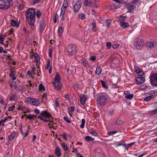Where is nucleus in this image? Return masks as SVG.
<instances>
[{"label":"nucleus","instance_id":"obj_1","mask_svg":"<svg viewBox=\"0 0 157 157\" xmlns=\"http://www.w3.org/2000/svg\"><path fill=\"white\" fill-rule=\"evenodd\" d=\"M26 19L28 23V25L32 30L35 29L34 23L35 21V13L34 9L29 8L25 14Z\"/></svg>","mask_w":157,"mask_h":157},{"label":"nucleus","instance_id":"obj_2","mask_svg":"<svg viewBox=\"0 0 157 157\" xmlns=\"http://www.w3.org/2000/svg\"><path fill=\"white\" fill-rule=\"evenodd\" d=\"M108 99V96L105 93L101 94L97 96V101L99 106H104Z\"/></svg>","mask_w":157,"mask_h":157},{"label":"nucleus","instance_id":"obj_3","mask_svg":"<svg viewBox=\"0 0 157 157\" xmlns=\"http://www.w3.org/2000/svg\"><path fill=\"white\" fill-rule=\"evenodd\" d=\"M52 117L51 114L46 111H43L39 114L38 118L45 122H48Z\"/></svg>","mask_w":157,"mask_h":157},{"label":"nucleus","instance_id":"obj_4","mask_svg":"<svg viewBox=\"0 0 157 157\" xmlns=\"http://www.w3.org/2000/svg\"><path fill=\"white\" fill-rule=\"evenodd\" d=\"M1 9H7L12 5V0H1Z\"/></svg>","mask_w":157,"mask_h":157},{"label":"nucleus","instance_id":"obj_5","mask_svg":"<svg viewBox=\"0 0 157 157\" xmlns=\"http://www.w3.org/2000/svg\"><path fill=\"white\" fill-rule=\"evenodd\" d=\"M77 52L76 46L74 44H69L67 47V52L69 56H72Z\"/></svg>","mask_w":157,"mask_h":157},{"label":"nucleus","instance_id":"obj_6","mask_svg":"<svg viewBox=\"0 0 157 157\" xmlns=\"http://www.w3.org/2000/svg\"><path fill=\"white\" fill-rule=\"evenodd\" d=\"M150 82L152 85L157 86V73H154L150 76Z\"/></svg>","mask_w":157,"mask_h":157},{"label":"nucleus","instance_id":"obj_7","mask_svg":"<svg viewBox=\"0 0 157 157\" xmlns=\"http://www.w3.org/2000/svg\"><path fill=\"white\" fill-rule=\"evenodd\" d=\"M136 1H134L126 5V8L128 12H132L136 8Z\"/></svg>","mask_w":157,"mask_h":157},{"label":"nucleus","instance_id":"obj_8","mask_svg":"<svg viewBox=\"0 0 157 157\" xmlns=\"http://www.w3.org/2000/svg\"><path fill=\"white\" fill-rule=\"evenodd\" d=\"M134 42L136 48L138 49H141L144 45L143 40L138 38L136 39Z\"/></svg>","mask_w":157,"mask_h":157},{"label":"nucleus","instance_id":"obj_9","mask_svg":"<svg viewBox=\"0 0 157 157\" xmlns=\"http://www.w3.org/2000/svg\"><path fill=\"white\" fill-rule=\"evenodd\" d=\"M52 84H53L55 89L58 90H60L62 87V84L60 82H52Z\"/></svg>","mask_w":157,"mask_h":157},{"label":"nucleus","instance_id":"obj_10","mask_svg":"<svg viewBox=\"0 0 157 157\" xmlns=\"http://www.w3.org/2000/svg\"><path fill=\"white\" fill-rule=\"evenodd\" d=\"M145 80L144 77L140 76L136 78V82L138 84H141L143 83L144 82Z\"/></svg>","mask_w":157,"mask_h":157},{"label":"nucleus","instance_id":"obj_11","mask_svg":"<svg viewBox=\"0 0 157 157\" xmlns=\"http://www.w3.org/2000/svg\"><path fill=\"white\" fill-rule=\"evenodd\" d=\"M61 151L60 148L58 146H56L55 150V153L56 155L57 156V157H59L61 156Z\"/></svg>","mask_w":157,"mask_h":157},{"label":"nucleus","instance_id":"obj_12","mask_svg":"<svg viewBox=\"0 0 157 157\" xmlns=\"http://www.w3.org/2000/svg\"><path fill=\"white\" fill-rule=\"evenodd\" d=\"M45 26V21L44 20H41L40 22V33H41L43 31V29L44 28Z\"/></svg>","mask_w":157,"mask_h":157},{"label":"nucleus","instance_id":"obj_13","mask_svg":"<svg viewBox=\"0 0 157 157\" xmlns=\"http://www.w3.org/2000/svg\"><path fill=\"white\" fill-rule=\"evenodd\" d=\"M87 98L84 95H82L80 97V103L83 105H84L86 100Z\"/></svg>","mask_w":157,"mask_h":157},{"label":"nucleus","instance_id":"obj_14","mask_svg":"<svg viewBox=\"0 0 157 157\" xmlns=\"http://www.w3.org/2000/svg\"><path fill=\"white\" fill-rule=\"evenodd\" d=\"M120 25L124 28H127L128 27L129 25L128 22H124V21H121L119 23Z\"/></svg>","mask_w":157,"mask_h":157},{"label":"nucleus","instance_id":"obj_15","mask_svg":"<svg viewBox=\"0 0 157 157\" xmlns=\"http://www.w3.org/2000/svg\"><path fill=\"white\" fill-rule=\"evenodd\" d=\"M10 26H11L12 27L16 26L17 27L19 26V25L17 24V22L14 20H11L10 21Z\"/></svg>","mask_w":157,"mask_h":157},{"label":"nucleus","instance_id":"obj_16","mask_svg":"<svg viewBox=\"0 0 157 157\" xmlns=\"http://www.w3.org/2000/svg\"><path fill=\"white\" fill-rule=\"evenodd\" d=\"M36 117V116L35 115H27L26 118L30 120H34Z\"/></svg>","mask_w":157,"mask_h":157},{"label":"nucleus","instance_id":"obj_17","mask_svg":"<svg viewBox=\"0 0 157 157\" xmlns=\"http://www.w3.org/2000/svg\"><path fill=\"white\" fill-rule=\"evenodd\" d=\"M89 0H84L83 2V5L85 6H91L92 5V3H91V2H88Z\"/></svg>","mask_w":157,"mask_h":157},{"label":"nucleus","instance_id":"obj_18","mask_svg":"<svg viewBox=\"0 0 157 157\" xmlns=\"http://www.w3.org/2000/svg\"><path fill=\"white\" fill-rule=\"evenodd\" d=\"M81 5H74L73 7L74 11L75 12H78L80 8Z\"/></svg>","mask_w":157,"mask_h":157},{"label":"nucleus","instance_id":"obj_19","mask_svg":"<svg viewBox=\"0 0 157 157\" xmlns=\"http://www.w3.org/2000/svg\"><path fill=\"white\" fill-rule=\"evenodd\" d=\"M61 145L63 147V150L65 151H67L68 150V148L67 144L65 143H62L61 144Z\"/></svg>","mask_w":157,"mask_h":157},{"label":"nucleus","instance_id":"obj_20","mask_svg":"<svg viewBox=\"0 0 157 157\" xmlns=\"http://www.w3.org/2000/svg\"><path fill=\"white\" fill-rule=\"evenodd\" d=\"M146 46L149 48H153L155 46V44L153 43L148 42L146 44Z\"/></svg>","mask_w":157,"mask_h":157},{"label":"nucleus","instance_id":"obj_21","mask_svg":"<svg viewBox=\"0 0 157 157\" xmlns=\"http://www.w3.org/2000/svg\"><path fill=\"white\" fill-rule=\"evenodd\" d=\"M101 71V69L100 67L98 66L96 69L95 71V73L97 75H99Z\"/></svg>","mask_w":157,"mask_h":157},{"label":"nucleus","instance_id":"obj_22","mask_svg":"<svg viewBox=\"0 0 157 157\" xmlns=\"http://www.w3.org/2000/svg\"><path fill=\"white\" fill-rule=\"evenodd\" d=\"M16 135V134L14 133L10 135L8 138V141H10L12 140H13L15 138Z\"/></svg>","mask_w":157,"mask_h":157},{"label":"nucleus","instance_id":"obj_23","mask_svg":"<svg viewBox=\"0 0 157 157\" xmlns=\"http://www.w3.org/2000/svg\"><path fill=\"white\" fill-rule=\"evenodd\" d=\"M60 78L58 72L56 73L55 77V81L54 82H60Z\"/></svg>","mask_w":157,"mask_h":157},{"label":"nucleus","instance_id":"obj_24","mask_svg":"<svg viewBox=\"0 0 157 157\" xmlns=\"http://www.w3.org/2000/svg\"><path fill=\"white\" fill-rule=\"evenodd\" d=\"M17 98V96L15 94L12 95L10 97V100L11 101H14Z\"/></svg>","mask_w":157,"mask_h":157},{"label":"nucleus","instance_id":"obj_25","mask_svg":"<svg viewBox=\"0 0 157 157\" xmlns=\"http://www.w3.org/2000/svg\"><path fill=\"white\" fill-rule=\"evenodd\" d=\"M85 140L87 142L89 141L92 142L94 140V139L89 136H87L85 137Z\"/></svg>","mask_w":157,"mask_h":157},{"label":"nucleus","instance_id":"obj_26","mask_svg":"<svg viewBox=\"0 0 157 157\" xmlns=\"http://www.w3.org/2000/svg\"><path fill=\"white\" fill-rule=\"evenodd\" d=\"M78 17L79 19H84L86 17V15L83 13H81L79 14Z\"/></svg>","mask_w":157,"mask_h":157},{"label":"nucleus","instance_id":"obj_27","mask_svg":"<svg viewBox=\"0 0 157 157\" xmlns=\"http://www.w3.org/2000/svg\"><path fill=\"white\" fill-rule=\"evenodd\" d=\"M36 102L34 98H31L30 100V103L32 105H36Z\"/></svg>","mask_w":157,"mask_h":157},{"label":"nucleus","instance_id":"obj_28","mask_svg":"<svg viewBox=\"0 0 157 157\" xmlns=\"http://www.w3.org/2000/svg\"><path fill=\"white\" fill-rule=\"evenodd\" d=\"M85 123V120L83 119L82 120L81 124L80 125V128H84Z\"/></svg>","mask_w":157,"mask_h":157},{"label":"nucleus","instance_id":"obj_29","mask_svg":"<svg viewBox=\"0 0 157 157\" xmlns=\"http://www.w3.org/2000/svg\"><path fill=\"white\" fill-rule=\"evenodd\" d=\"M153 98V95H151L148 97H145L144 99V100L145 101H148L151 100L152 98Z\"/></svg>","mask_w":157,"mask_h":157},{"label":"nucleus","instance_id":"obj_30","mask_svg":"<svg viewBox=\"0 0 157 157\" xmlns=\"http://www.w3.org/2000/svg\"><path fill=\"white\" fill-rule=\"evenodd\" d=\"M133 97V95L132 94H130L126 95L125 98L129 100H131Z\"/></svg>","mask_w":157,"mask_h":157},{"label":"nucleus","instance_id":"obj_31","mask_svg":"<svg viewBox=\"0 0 157 157\" xmlns=\"http://www.w3.org/2000/svg\"><path fill=\"white\" fill-rule=\"evenodd\" d=\"M66 8L63 7H62L61 8V14H60V16H62L63 15H64L65 12L66 10Z\"/></svg>","mask_w":157,"mask_h":157},{"label":"nucleus","instance_id":"obj_32","mask_svg":"<svg viewBox=\"0 0 157 157\" xmlns=\"http://www.w3.org/2000/svg\"><path fill=\"white\" fill-rule=\"evenodd\" d=\"M24 6V5L23 4L22 2H21V3H20L18 5L17 7H18V8L19 10H21L23 9Z\"/></svg>","mask_w":157,"mask_h":157},{"label":"nucleus","instance_id":"obj_33","mask_svg":"<svg viewBox=\"0 0 157 157\" xmlns=\"http://www.w3.org/2000/svg\"><path fill=\"white\" fill-rule=\"evenodd\" d=\"M39 89L40 90H45V88L44 86H43V84H40L39 85Z\"/></svg>","mask_w":157,"mask_h":157},{"label":"nucleus","instance_id":"obj_34","mask_svg":"<svg viewBox=\"0 0 157 157\" xmlns=\"http://www.w3.org/2000/svg\"><path fill=\"white\" fill-rule=\"evenodd\" d=\"M101 82V84L102 87L105 88L107 89L108 88V86H106L105 84V83L104 81L101 80L100 81Z\"/></svg>","mask_w":157,"mask_h":157},{"label":"nucleus","instance_id":"obj_35","mask_svg":"<svg viewBox=\"0 0 157 157\" xmlns=\"http://www.w3.org/2000/svg\"><path fill=\"white\" fill-rule=\"evenodd\" d=\"M34 56L35 57L36 60L38 61L39 60L40 57L38 54L36 53H35L34 55Z\"/></svg>","mask_w":157,"mask_h":157},{"label":"nucleus","instance_id":"obj_36","mask_svg":"<svg viewBox=\"0 0 157 157\" xmlns=\"http://www.w3.org/2000/svg\"><path fill=\"white\" fill-rule=\"evenodd\" d=\"M123 123V122H122L120 120H117L116 123H115V124L116 125H120L122 124Z\"/></svg>","mask_w":157,"mask_h":157},{"label":"nucleus","instance_id":"obj_37","mask_svg":"<svg viewBox=\"0 0 157 157\" xmlns=\"http://www.w3.org/2000/svg\"><path fill=\"white\" fill-rule=\"evenodd\" d=\"M68 2L67 0H64L62 7L67 8V6Z\"/></svg>","mask_w":157,"mask_h":157},{"label":"nucleus","instance_id":"obj_38","mask_svg":"<svg viewBox=\"0 0 157 157\" xmlns=\"http://www.w3.org/2000/svg\"><path fill=\"white\" fill-rule=\"evenodd\" d=\"M41 13L39 10H38L36 13V16L38 18H39L41 17Z\"/></svg>","mask_w":157,"mask_h":157},{"label":"nucleus","instance_id":"obj_39","mask_svg":"<svg viewBox=\"0 0 157 157\" xmlns=\"http://www.w3.org/2000/svg\"><path fill=\"white\" fill-rule=\"evenodd\" d=\"M10 74H15V73L16 72L14 68H10Z\"/></svg>","mask_w":157,"mask_h":157},{"label":"nucleus","instance_id":"obj_40","mask_svg":"<svg viewBox=\"0 0 157 157\" xmlns=\"http://www.w3.org/2000/svg\"><path fill=\"white\" fill-rule=\"evenodd\" d=\"M23 30L25 33V35L28 36L29 34V31L27 30L25 27H24L23 28Z\"/></svg>","mask_w":157,"mask_h":157},{"label":"nucleus","instance_id":"obj_41","mask_svg":"<svg viewBox=\"0 0 157 157\" xmlns=\"http://www.w3.org/2000/svg\"><path fill=\"white\" fill-rule=\"evenodd\" d=\"M90 133L93 136H98V133L95 132L90 131Z\"/></svg>","mask_w":157,"mask_h":157},{"label":"nucleus","instance_id":"obj_42","mask_svg":"<svg viewBox=\"0 0 157 157\" xmlns=\"http://www.w3.org/2000/svg\"><path fill=\"white\" fill-rule=\"evenodd\" d=\"M126 17V16H121L119 17L118 18L120 21H123L125 19Z\"/></svg>","mask_w":157,"mask_h":157},{"label":"nucleus","instance_id":"obj_43","mask_svg":"<svg viewBox=\"0 0 157 157\" xmlns=\"http://www.w3.org/2000/svg\"><path fill=\"white\" fill-rule=\"evenodd\" d=\"M7 118L6 117L4 119H2L1 120V125L2 124V126H4L5 125L3 123V122L7 120Z\"/></svg>","mask_w":157,"mask_h":157},{"label":"nucleus","instance_id":"obj_44","mask_svg":"<svg viewBox=\"0 0 157 157\" xmlns=\"http://www.w3.org/2000/svg\"><path fill=\"white\" fill-rule=\"evenodd\" d=\"M118 144L117 146V147H118L121 145H125V142H118Z\"/></svg>","mask_w":157,"mask_h":157},{"label":"nucleus","instance_id":"obj_45","mask_svg":"<svg viewBox=\"0 0 157 157\" xmlns=\"http://www.w3.org/2000/svg\"><path fill=\"white\" fill-rule=\"evenodd\" d=\"M15 106L14 105H13L12 106H10L8 109V110L9 111H12L13 110V109L15 108Z\"/></svg>","mask_w":157,"mask_h":157},{"label":"nucleus","instance_id":"obj_46","mask_svg":"<svg viewBox=\"0 0 157 157\" xmlns=\"http://www.w3.org/2000/svg\"><path fill=\"white\" fill-rule=\"evenodd\" d=\"M135 71L137 73H138L141 70L140 69L139 67L136 66H135Z\"/></svg>","mask_w":157,"mask_h":157},{"label":"nucleus","instance_id":"obj_47","mask_svg":"<svg viewBox=\"0 0 157 157\" xmlns=\"http://www.w3.org/2000/svg\"><path fill=\"white\" fill-rule=\"evenodd\" d=\"M63 119L68 123H70L71 122L68 119V117H63Z\"/></svg>","mask_w":157,"mask_h":157},{"label":"nucleus","instance_id":"obj_48","mask_svg":"<svg viewBox=\"0 0 157 157\" xmlns=\"http://www.w3.org/2000/svg\"><path fill=\"white\" fill-rule=\"evenodd\" d=\"M92 30L94 32H95L97 31L96 29V25H92Z\"/></svg>","mask_w":157,"mask_h":157},{"label":"nucleus","instance_id":"obj_49","mask_svg":"<svg viewBox=\"0 0 157 157\" xmlns=\"http://www.w3.org/2000/svg\"><path fill=\"white\" fill-rule=\"evenodd\" d=\"M11 78L13 80H15L16 79V77L14 76V74H10Z\"/></svg>","mask_w":157,"mask_h":157},{"label":"nucleus","instance_id":"obj_50","mask_svg":"<svg viewBox=\"0 0 157 157\" xmlns=\"http://www.w3.org/2000/svg\"><path fill=\"white\" fill-rule=\"evenodd\" d=\"M138 73L139 75L140 76H143L144 74V72L143 71H142L141 70Z\"/></svg>","mask_w":157,"mask_h":157},{"label":"nucleus","instance_id":"obj_51","mask_svg":"<svg viewBox=\"0 0 157 157\" xmlns=\"http://www.w3.org/2000/svg\"><path fill=\"white\" fill-rule=\"evenodd\" d=\"M114 112V110L112 109H110L109 111V115L110 116H112L113 115V112Z\"/></svg>","mask_w":157,"mask_h":157},{"label":"nucleus","instance_id":"obj_52","mask_svg":"<svg viewBox=\"0 0 157 157\" xmlns=\"http://www.w3.org/2000/svg\"><path fill=\"white\" fill-rule=\"evenodd\" d=\"M10 86L11 87H13L16 85V83L13 81L12 82H10Z\"/></svg>","mask_w":157,"mask_h":157},{"label":"nucleus","instance_id":"obj_53","mask_svg":"<svg viewBox=\"0 0 157 157\" xmlns=\"http://www.w3.org/2000/svg\"><path fill=\"white\" fill-rule=\"evenodd\" d=\"M63 31V28L61 27H59L58 29V32L59 33H61Z\"/></svg>","mask_w":157,"mask_h":157},{"label":"nucleus","instance_id":"obj_54","mask_svg":"<svg viewBox=\"0 0 157 157\" xmlns=\"http://www.w3.org/2000/svg\"><path fill=\"white\" fill-rule=\"evenodd\" d=\"M111 21L110 20H108L107 21V26L109 27L111 24Z\"/></svg>","mask_w":157,"mask_h":157},{"label":"nucleus","instance_id":"obj_55","mask_svg":"<svg viewBox=\"0 0 157 157\" xmlns=\"http://www.w3.org/2000/svg\"><path fill=\"white\" fill-rule=\"evenodd\" d=\"M35 113L36 114H38L40 113V111L37 109H35L34 110Z\"/></svg>","mask_w":157,"mask_h":157},{"label":"nucleus","instance_id":"obj_56","mask_svg":"<svg viewBox=\"0 0 157 157\" xmlns=\"http://www.w3.org/2000/svg\"><path fill=\"white\" fill-rule=\"evenodd\" d=\"M33 3H38L41 0H32Z\"/></svg>","mask_w":157,"mask_h":157},{"label":"nucleus","instance_id":"obj_57","mask_svg":"<svg viewBox=\"0 0 157 157\" xmlns=\"http://www.w3.org/2000/svg\"><path fill=\"white\" fill-rule=\"evenodd\" d=\"M27 75L29 76H30L31 77L33 78V77L32 76L33 75V74L32 73H31V72L29 71H28Z\"/></svg>","mask_w":157,"mask_h":157},{"label":"nucleus","instance_id":"obj_58","mask_svg":"<svg viewBox=\"0 0 157 157\" xmlns=\"http://www.w3.org/2000/svg\"><path fill=\"white\" fill-rule=\"evenodd\" d=\"M111 44L110 42H107L106 43V46L108 48H110L111 47Z\"/></svg>","mask_w":157,"mask_h":157},{"label":"nucleus","instance_id":"obj_59","mask_svg":"<svg viewBox=\"0 0 157 157\" xmlns=\"http://www.w3.org/2000/svg\"><path fill=\"white\" fill-rule=\"evenodd\" d=\"M62 136L63 138V139L64 140H66V139H67V136H66V134L63 133L62 135Z\"/></svg>","mask_w":157,"mask_h":157},{"label":"nucleus","instance_id":"obj_60","mask_svg":"<svg viewBox=\"0 0 157 157\" xmlns=\"http://www.w3.org/2000/svg\"><path fill=\"white\" fill-rule=\"evenodd\" d=\"M49 121V123L48 124V125H53L54 124H53V121L51 120H50Z\"/></svg>","mask_w":157,"mask_h":157},{"label":"nucleus","instance_id":"obj_61","mask_svg":"<svg viewBox=\"0 0 157 157\" xmlns=\"http://www.w3.org/2000/svg\"><path fill=\"white\" fill-rule=\"evenodd\" d=\"M77 152H78V150L77 149L73 148V151H72V152L75 153V154L78 155L79 154H78V153Z\"/></svg>","mask_w":157,"mask_h":157},{"label":"nucleus","instance_id":"obj_62","mask_svg":"<svg viewBox=\"0 0 157 157\" xmlns=\"http://www.w3.org/2000/svg\"><path fill=\"white\" fill-rule=\"evenodd\" d=\"M128 0H120V2L122 3H126Z\"/></svg>","mask_w":157,"mask_h":157},{"label":"nucleus","instance_id":"obj_63","mask_svg":"<svg viewBox=\"0 0 157 157\" xmlns=\"http://www.w3.org/2000/svg\"><path fill=\"white\" fill-rule=\"evenodd\" d=\"M35 68H32V71L31 72V73H32L33 75H34L35 74Z\"/></svg>","mask_w":157,"mask_h":157},{"label":"nucleus","instance_id":"obj_64","mask_svg":"<svg viewBox=\"0 0 157 157\" xmlns=\"http://www.w3.org/2000/svg\"><path fill=\"white\" fill-rule=\"evenodd\" d=\"M90 59L92 61H94L96 59V57L94 56H91L90 57Z\"/></svg>","mask_w":157,"mask_h":157}]
</instances>
